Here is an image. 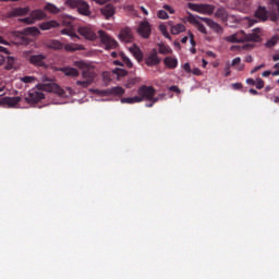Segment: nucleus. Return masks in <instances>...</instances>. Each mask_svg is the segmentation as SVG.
<instances>
[{"instance_id": "nucleus-35", "label": "nucleus", "mask_w": 279, "mask_h": 279, "mask_svg": "<svg viewBox=\"0 0 279 279\" xmlns=\"http://www.w3.org/2000/svg\"><path fill=\"white\" fill-rule=\"evenodd\" d=\"M158 52L161 53V56H167L169 53H173V50L169 46H165L162 44L158 45Z\"/></svg>"}, {"instance_id": "nucleus-34", "label": "nucleus", "mask_w": 279, "mask_h": 279, "mask_svg": "<svg viewBox=\"0 0 279 279\" xmlns=\"http://www.w3.org/2000/svg\"><path fill=\"white\" fill-rule=\"evenodd\" d=\"M26 36H40V31L36 26L27 27L24 29Z\"/></svg>"}, {"instance_id": "nucleus-25", "label": "nucleus", "mask_w": 279, "mask_h": 279, "mask_svg": "<svg viewBox=\"0 0 279 279\" xmlns=\"http://www.w3.org/2000/svg\"><path fill=\"white\" fill-rule=\"evenodd\" d=\"M60 24L56 21H49V22H44L40 24V29L46 32L47 29H53V27H59Z\"/></svg>"}, {"instance_id": "nucleus-10", "label": "nucleus", "mask_w": 279, "mask_h": 279, "mask_svg": "<svg viewBox=\"0 0 279 279\" xmlns=\"http://www.w3.org/2000/svg\"><path fill=\"white\" fill-rule=\"evenodd\" d=\"M23 101V98L20 96L15 97H3L0 99V106H3V108H19V104Z\"/></svg>"}, {"instance_id": "nucleus-57", "label": "nucleus", "mask_w": 279, "mask_h": 279, "mask_svg": "<svg viewBox=\"0 0 279 279\" xmlns=\"http://www.w3.org/2000/svg\"><path fill=\"white\" fill-rule=\"evenodd\" d=\"M169 90H172L173 93H180V88L175 85L170 86Z\"/></svg>"}, {"instance_id": "nucleus-15", "label": "nucleus", "mask_w": 279, "mask_h": 279, "mask_svg": "<svg viewBox=\"0 0 279 279\" xmlns=\"http://www.w3.org/2000/svg\"><path fill=\"white\" fill-rule=\"evenodd\" d=\"M76 10H77L78 14H82V16H90V14H92L90 4H88V2H86V0H81L78 2V7Z\"/></svg>"}, {"instance_id": "nucleus-20", "label": "nucleus", "mask_w": 279, "mask_h": 279, "mask_svg": "<svg viewBox=\"0 0 279 279\" xmlns=\"http://www.w3.org/2000/svg\"><path fill=\"white\" fill-rule=\"evenodd\" d=\"M29 12V7L24 8H15L10 12V16H27V13Z\"/></svg>"}, {"instance_id": "nucleus-56", "label": "nucleus", "mask_w": 279, "mask_h": 279, "mask_svg": "<svg viewBox=\"0 0 279 279\" xmlns=\"http://www.w3.org/2000/svg\"><path fill=\"white\" fill-rule=\"evenodd\" d=\"M193 75H202V71L199 70V68H195L192 70Z\"/></svg>"}, {"instance_id": "nucleus-59", "label": "nucleus", "mask_w": 279, "mask_h": 279, "mask_svg": "<svg viewBox=\"0 0 279 279\" xmlns=\"http://www.w3.org/2000/svg\"><path fill=\"white\" fill-rule=\"evenodd\" d=\"M271 75V71H264L263 73H262V76L263 77H269Z\"/></svg>"}, {"instance_id": "nucleus-23", "label": "nucleus", "mask_w": 279, "mask_h": 279, "mask_svg": "<svg viewBox=\"0 0 279 279\" xmlns=\"http://www.w3.org/2000/svg\"><path fill=\"white\" fill-rule=\"evenodd\" d=\"M65 51H84V46L80 44H65L63 45Z\"/></svg>"}, {"instance_id": "nucleus-47", "label": "nucleus", "mask_w": 279, "mask_h": 279, "mask_svg": "<svg viewBox=\"0 0 279 279\" xmlns=\"http://www.w3.org/2000/svg\"><path fill=\"white\" fill-rule=\"evenodd\" d=\"M244 23H247L248 27H252V25H255L256 20L250 19V17H244Z\"/></svg>"}, {"instance_id": "nucleus-16", "label": "nucleus", "mask_w": 279, "mask_h": 279, "mask_svg": "<svg viewBox=\"0 0 279 279\" xmlns=\"http://www.w3.org/2000/svg\"><path fill=\"white\" fill-rule=\"evenodd\" d=\"M56 71H61L62 73H64V75H66V77H78L80 76V71H77V69L71 68V66L59 68V69H56Z\"/></svg>"}, {"instance_id": "nucleus-6", "label": "nucleus", "mask_w": 279, "mask_h": 279, "mask_svg": "<svg viewBox=\"0 0 279 279\" xmlns=\"http://www.w3.org/2000/svg\"><path fill=\"white\" fill-rule=\"evenodd\" d=\"M47 14L43 12V10H34L29 13L27 17L20 19L21 23H24L25 25H34L36 21H43V19H46Z\"/></svg>"}, {"instance_id": "nucleus-33", "label": "nucleus", "mask_w": 279, "mask_h": 279, "mask_svg": "<svg viewBox=\"0 0 279 279\" xmlns=\"http://www.w3.org/2000/svg\"><path fill=\"white\" fill-rule=\"evenodd\" d=\"M199 21H202V19H194V21H193V23H194V25H195V27H196V29L198 31V32H201V34H208V29H206V26H204L203 24H202V22H199Z\"/></svg>"}, {"instance_id": "nucleus-27", "label": "nucleus", "mask_w": 279, "mask_h": 279, "mask_svg": "<svg viewBox=\"0 0 279 279\" xmlns=\"http://www.w3.org/2000/svg\"><path fill=\"white\" fill-rule=\"evenodd\" d=\"M170 32L173 35L182 34V32H186V26L184 24H175L171 26Z\"/></svg>"}, {"instance_id": "nucleus-12", "label": "nucleus", "mask_w": 279, "mask_h": 279, "mask_svg": "<svg viewBox=\"0 0 279 279\" xmlns=\"http://www.w3.org/2000/svg\"><path fill=\"white\" fill-rule=\"evenodd\" d=\"M100 13L105 16L106 21H110L117 14V7L109 3L100 9Z\"/></svg>"}, {"instance_id": "nucleus-61", "label": "nucleus", "mask_w": 279, "mask_h": 279, "mask_svg": "<svg viewBox=\"0 0 279 279\" xmlns=\"http://www.w3.org/2000/svg\"><path fill=\"white\" fill-rule=\"evenodd\" d=\"M0 45H10L3 37L0 36Z\"/></svg>"}, {"instance_id": "nucleus-19", "label": "nucleus", "mask_w": 279, "mask_h": 279, "mask_svg": "<svg viewBox=\"0 0 279 279\" xmlns=\"http://www.w3.org/2000/svg\"><path fill=\"white\" fill-rule=\"evenodd\" d=\"M112 58H121L122 62H124L125 66H128V69H132V66H134V63H132V60H130L128 58V56H125V53L123 52H112L111 53Z\"/></svg>"}, {"instance_id": "nucleus-11", "label": "nucleus", "mask_w": 279, "mask_h": 279, "mask_svg": "<svg viewBox=\"0 0 279 279\" xmlns=\"http://www.w3.org/2000/svg\"><path fill=\"white\" fill-rule=\"evenodd\" d=\"M77 32L85 40H97V34L90 26H81Z\"/></svg>"}, {"instance_id": "nucleus-3", "label": "nucleus", "mask_w": 279, "mask_h": 279, "mask_svg": "<svg viewBox=\"0 0 279 279\" xmlns=\"http://www.w3.org/2000/svg\"><path fill=\"white\" fill-rule=\"evenodd\" d=\"M227 43H260V35L251 33L248 35L245 32L240 31L233 35L225 37Z\"/></svg>"}, {"instance_id": "nucleus-55", "label": "nucleus", "mask_w": 279, "mask_h": 279, "mask_svg": "<svg viewBox=\"0 0 279 279\" xmlns=\"http://www.w3.org/2000/svg\"><path fill=\"white\" fill-rule=\"evenodd\" d=\"M246 84H248L250 86H256V81H254V78H247Z\"/></svg>"}, {"instance_id": "nucleus-51", "label": "nucleus", "mask_w": 279, "mask_h": 279, "mask_svg": "<svg viewBox=\"0 0 279 279\" xmlns=\"http://www.w3.org/2000/svg\"><path fill=\"white\" fill-rule=\"evenodd\" d=\"M260 69H265V64H260L255 66L252 71H251V75H254V73H256V71H260Z\"/></svg>"}, {"instance_id": "nucleus-42", "label": "nucleus", "mask_w": 279, "mask_h": 279, "mask_svg": "<svg viewBox=\"0 0 279 279\" xmlns=\"http://www.w3.org/2000/svg\"><path fill=\"white\" fill-rule=\"evenodd\" d=\"M157 16L158 19H160L161 21H167V19H169V13H167V11L165 10H159L157 12Z\"/></svg>"}, {"instance_id": "nucleus-40", "label": "nucleus", "mask_w": 279, "mask_h": 279, "mask_svg": "<svg viewBox=\"0 0 279 279\" xmlns=\"http://www.w3.org/2000/svg\"><path fill=\"white\" fill-rule=\"evenodd\" d=\"M159 32H161L165 38H168L169 40H171V35H169V32H167V26L165 24L159 25Z\"/></svg>"}, {"instance_id": "nucleus-44", "label": "nucleus", "mask_w": 279, "mask_h": 279, "mask_svg": "<svg viewBox=\"0 0 279 279\" xmlns=\"http://www.w3.org/2000/svg\"><path fill=\"white\" fill-rule=\"evenodd\" d=\"M21 82H23L24 84H32L34 82H36V77L34 76H23L20 78Z\"/></svg>"}, {"instance_id": "nucleus-18", "label": "nucleus", "mask_w": 279, "mask_h": 279, "mask_svg": "<svg viewBox=\"0 0 279 279\" xmlns=\"http://www.w3.org/2000/svg\"><path fill=\"white\" fill-rule=\"evenodd\" d=\"M119 39L122 43H132V40L134 39V37L132 36V31H130V28L122 29L119 34Z\"/></svg>"}, {"instance_id": "nucleus-22", "label": "nucleus", "mask_w": 279, "mask_h": 279, "mask_svg": "<svg viewBox=\"0 0 279 279\" xmlns=\"http://www.w3.org/2000/svg\"><path fill=\"white\" fill-rule=\"evenodd\" d=\"M46 47H48V49L60 50L63 49L64 45L58 39H51L46 43Z\"/></svg>"}, {"instance_id": "nucleus-62", "label": "nucleus", "mask_w": 279, "mask_h": 279, "mask_svg": "<svg viewBox=\"0 0 279 279\" xmlns=\"http://www.w3.org/2000/svg\"><path fill=\"white\" fill-rule=\"evenodd\" d=\"M254 61V59L252 58V56H247L246 58H245V62H253Z\"/></svg>"}, {"instance_id": "nucleus-7", "label": "nucleus", "mask_w": 279, "mask_h": 279, "mask_svg": "<svg viewBox=\"0 0 279 279\" xmlns=\"http://www.w3.org/2000/svg\"><path fill=\"white\" fill-rule=\"evenodd\" d=\"M98 36L100 39V43L105 46V49H117L118 43L112 38L110 35H108L105 31H98Z\"/></svg>"}, {"instance_id": "nucleus-53", "label": "nucleus", "mask_w": 279, "mask_h": 279, "mask_svg": "<svg viewBox=\"0 0 279 279\" xmlns=\"http://www.w3.org/2000/svg\"><path fill=\"white\" fill-rule=\"evenodd\" d=\"M95 3H97L98 5H105V3H108V1L110 0H93Z\"/></svg>"}, {"instance_id": "nucleus-63", "label": "nucleus", "mask_w": 279, "mask_h": 279, "mask_svg": "<svg viewBox=\"0 0 279 279\" xmlns=\"http://www.w3.org/2000/svg\"><path fill=\"white\" fill-rule=\"evenodd\" d=\"M274 62H278L279 60V53L272 56Z\"/></svg>"}, {"instance_id": "nucleus-31", "label": "nucleus", "mask_w": 279, "mask_h": 279, "mask_svg": "<svg viewBox=\"0 0 279 279\" xmlns=\"http://www.w3.org/2000/svg\"><path fill=\"white\" fill-rule=\"evenodd\" d=\"M230 66H234L235 71H243L245 69V65L241 63V58L236 57L231 61Z\"/></svg>"}, {"instance_id": "nucleus-45", "label": "nucleus", "mask_w": 279, "mask_h": 279, "mask_svg": "<svg viewBox=\"0 0 279 279\" xmlns=\"http://www.w3.org/2000/svg\"><path fill=\"white\" fill-rule=\"evenodd\" d=\"M255 86L258 90L265 88V82L263 81V78H256Z\"/></svg>"}, {"instance_id": "nucleus-46", "label": "nucleus", "mask_w": 279, "mask_h": 279, "mask_svg": "<svg viewBox=\"0 0 279 279\" xmlns=\"http://www.w3.org/2000/svg\"><path fill=\"white\" fill-rule=\"evenodd\" d=\"M5 82L4 81H0V97L2 96V95H5V90H7V88H5Z\"/></svg>"}, {"instance_id": "nucleus-41", "label": "nucleus", "mask_w": 279, "mask_h": 279, "mask_svg": "<svg viewBox=\"0 0 279 279\" xmlns=\"http://www.w3.org/2000/svg\"><path fill=\"white\" fill-rule=\"evenodd\" d=\"M14 62H16V60L14 59V57H8L5 69H8L9 71H10L11 69H14Z\"/></svg>"}, {"instance_id": "nucleus-28", "label": "nucleus", "mask_w": 279, "mask_h": 279, "mask_svg": "<svg viewBox=\"0 0 279 279\" xmlns=\"http://www.w3.org/2000/svg\"><path fill=\"white\" fill-rule=\"evenodd\" d=\"M45 10L50 12L51 14H60V12L64 11V8H58L53 3H47L45 7Z\"/></svg>"}, {"instance_id": "nucleus-30", "label": "nucleus", "mask_w": 279, "mask_h": 279, "mask_svg": "<svg viewBox=\"0 0 279 279\" xmlns=\"http://www.w3.org/2000/svg\"><path fill=\"white\" fill-rule=\"evenodd\" d=\"M228 15H229V13H228V11H226V9H218L215 12V17L220 19V21H222V23H226Z\"/></svg>"}, {"instance_id": "nucleus-29", "label": "nucleus", "mask_w": 279, "mask_h": 279, "mask_svg": "<svg viewBox=\"0 0 279 279\" xmlns=\"http://www.w3.org/2000/svg\"><path fill=\"white\" fill-rule=\"evenodd\" d=\"M255 16L259 21H267V9L259 7L255 12Z\"/></svg>"}, {"instance_id": "nucleus-26", "label": "nucleus", "mask_w": 279, "mask_h": 279, "mask_svg": "<svg viewBox=\"0 0 279 279\" xmlns=\"http://www.w3.org/2000/svg\"><path fill=\"white\" fill-rule=\"evenodd\" d=\"M109 90L110 95L113 97H122V95H125V89L121 86L111 87Z\"/></svg>"}, {"instance_id": "nucleus-4", "label": "nucleus", "mask_w": 279, "mask_h": 279, "mask_svg": "<svg viewBox=\"0 0 279 279\" xmlns=\"http://www.w3.org/2000/svg\"><path fill=\"white\" fill-rule=\"evenodd\" d=\"M73 65L76 66V69H80L82 71L83 80H86L90 84L95 82V77L97 76V74H95V72L93 71V65H90V63L83 60H78V61H74Z\"/></svg>"}, {"instance_id": "nucleus-24", "label": "nucleus", "mask_w": 279, "mask_h": 279, "mask_svg": "<svg viewBox=\"0 0 279 279\" xmlns=\"http://www.w3.org/2000/svg\"><path fill=\"white\" fill-rule=\"evenodd\" d=\"M225 23L229 27H234L236 23H241V19L236 17V15H232L229 13V15H227V20L225 21Z\"/></svg>"}, {"instance_id": "nucleus-52", "label": "nucleus", "mask_w": 279, "mask_h": 279, "mask_svg": "<svg viewBox=\"0 0 279 279\" xmlns=\"http://www.w3.org/2000/svg\"><path fill=\"white\" fill-rule=\"evenodd\" d=\"M183 69L186 73H192L191 63H184Z\"/></svg>"}, {"instance_id": "nucleus-50", "label": "nucleus", "mask_w": 279, "mask_h": 279, "mask_svg": "<svg viewBox=\"0 0 279 279\" xmlns=\"http://www.w3.org/2000/svg\"><path fill=\"white\" fill-rule=\"evenodd\" d=\"M230 66H232V65H230V63H226V66H225V77H229V75H230Z\"/></svg>"}, {"instance_id": "nucleus-39", "label": "nucleus", "mask_w": 279, "mask_h": 279, "mask_svg": "<svg viewBox=\"0 0 279 279\" xmlns=\"http://www.w3.org/2000/svg\"><path fill=\"white\" fill-rule=\"evenodd\" d=\"M61 34H63V36H70V38H80V36L77 34H75V32H73V29H62Z\"/></svg>"}, {"instance_id": "nucleus-21", "label": "nucleus", "mask_w": 279, "mask_h": 279, "mask_svg": "<svg viewBox=\"0 0 279 279\" xmlns=\"http://www.w3.org/2000/svg\"><path fill=\"white\" fill-rule=\"evenodd\" d=\"M163 64L167 66V69H178V58L166 57L163 59Z\"/></svg>"}, {"instance_id": "nucleus-58", "label": "nucleus", "mask_w": 279, "mask_h": 279, "mask_svg": "<svg viewBox=\"0 0 279 279\" xmlns=\"http://www.w3.org/2000/svg\"><path fill=\"white\" fill-rule=\"evenodd\" d=\"M232 88H234V90H239L242 88V85H241V83H234V84H232Z\"/></svg>"}, {"instance_id": "nucleus-5", "label": "nucleus", "mask_w": 279, "mask_h": 279, "mask_svg": "<svg viewBox=\"0 0 279 279\" xmlns=\"http://www.w3.org/2000/svg\"><path fill=\"white\" fill-rule=\"evenodd\" d=\"M187 8L193 12H197L198 14H206L210 16L215 12V5L213 4H197V3H187Z\"/></svg>"}, {"instance_id": "nucleus-9", "label": "nucleus", "mask_w": 279, "mask_h": 279, "mask_svg": "<svg viewBox=\"0 0 279 279\" xmlns=\"http://www.w3.org/2000/svg\"><path fill=\"white\" fill-rule=\"evenodd\" d=\"M137 34L142 38H149V36H151V24L149 23V21L144 20L140 22L137 26Z\"/></svg>"}, {"instance_id": "nucleus-38", "label": "nucleus", "mask_w": 279, "mask_h": 279, "mask_svg": "<svg viewBox=\"0 0 279 279\" xmlns=\"http://www.w3.org/2000/svg\"><path fill=\"white\" fill-rule=\"evenodd\" d=\"M112 73H114V75L119 77H125V75H128V71H125L124 69L121 68H116L112 70Z\"/></svg>"}, {"instance_id": "nucleus-49", "label": "nucleus", "mask_w": 279, "mask_h": 279, "mask_svg": "<svg viewBox=\"0 0 279 279\" xmlns=\"http://www.w3.org/2000/svg\"><path fill=\"white\" fill-rule=\"evenodd\" d=\"M277 43H278L277 38H271L270 40H268L266 43V47H274V46H276Z\"/></svg>"}, {"instance_id": "nucleus-37", "label": "nucleus", "mask_w": 279, "mask_h": 279, "mask_svg": "<svg viewBox=\"0 0 279 279\" xmlns=\"http://www.w3.org/2000/svg\"><path fill=\"white\" fill-rule=\"evenodd\" d=\"M81 0H65L64 5L70 10H77Z\"/></svg>"}, {"instance_id": "nucleus-1", "label": "nucleus", "mask_w": 279, "mask_h": 279, "mask_svg": "<svg viewBox=\"0 0 279 279\" xmlns=\"http://www.w3.org/2000/svg\"><path fill=\"white\" fill-rule=\"evenodd\" d=\"M40 90H45L46 93H54L56 95L62 98L72 97V95H75L71 87L62 88L53 82L44 83L38 84L36 88H33L26 93L24 97L26 104H29V106H34V104L43 101V99H45V94H43V92Z\"/></svg>"}, {"instance_id": "nucleus-13", "label": "nucleus", "mask_w": 279, "mask_h": 279, "mask_svg": "<svg viewBox=\"0 0 279 279\" xmlns=\"http://www.w3.org/2000/svg\"><path fill=\"white\" fill-rule=\"evenodd\" d=\"M201 21H204V23H206V25H208V27L210 29H213V32H215V34H223V26L220 25L219 23L208 19V17H199Z\"/></svg>"}, {"instance_id": "nucleus-60", "label": "nucleus", "mask_w": 279, "mask_h": 279, "mask_svg": "<svg viewBox=\"0 0 279 279\" xmlns=\"http://www.w3.org/2000/svg\"><path fill=\"white\" fill-rule=\"evenodd\" d=\"M142 12L145 14V16H149V11H147V9H145V7H140Z\"/></svg>"}, {"instance_id": "nucleus-48", "label": "nucleus", "mask_w": 279, "mask_h": 279, "mask_svg": "<svg viewBox=\"0 0 279 279\" xmlns=\"http://www.w3.org/2000/svg\"><path fill=\"white\" fill-rule=\"evenodd\" d=\"M163 10H165L166 12H169V14H175V10H173L172 7L169 5V4H165V5H163Z\"/></svg>"}, {"instance_id": "nucleus-8", "label": "nucleus", "mask_w": 279, "mask_h": 279, "mask_svg": "<svg viewBox=\"0 0 279 279\" xmlns=\"http://www.w3.org/2000/svg\"><path fill=\"white\" fill-rule=\"evenodd\" d=\"M29 62L35 66H44V69H49V66H51L49 59L45 54H33L29 57Z\"/></svg>"}, {"instance_id": "nucleus-32", "label": "nucleus", "mask_w": 279, "mask_h": 279, "mask_svg": "<svg viewBox=\"0 0 279 279\" xmlns=\"http://www.w3.org/2000/svg\"><path fill=\"white\" fill-rule=\"evenodd\" d=\"M121 104H141V98L138 97V95L133 96V97H126V98H121Z\"/></svg>"}, {"instance_id": "nucleus-2", "label": "nucleus", "mask_w": 279, "mask_h": 279, "mask_svg": "<svg viewBox=\"0 0 279 279\" xmlns=\"http://www.w3.org/2000/svg\"><path fill=\"white\" fill-rule=\"evenodd\" d=\"M156 89L153 86L142 85L137 89V97L141 101H150V104H146V108H151L154 104H158V101H162L165 99V94H159L156 96Z\"/></svg>"}, {"instance_id": "nucleus-54", "label": "nucleus", "mask_w": 279, "mask_h": 279, "mask_svg": "<svg viewBox=\"0 0 279 279\" xmlns=\"http://www.w3.org/2000/svg\"><path fill=\"white\" fill-rule=\"evenodd\" d=\"M190 43L192 47H195V39H193V33L189 32Z\"/></svg>"}, {"instance_id": "nucleus-36", "label": "nucleus", "mask_w": 279, "mask_h": 279, "mask_svg": "<svg viewBox=\"0 0 279 279\" xmlns=\"http://www.w3.org/2000/svg\"><path fill=\"white\" fill-rule=\"evenodd\" d=\"M92 93L98 95V97H110V88L108 89H90Z\"/></svg>"}, {"instance_id": "nucleus-17", "label": "nucleus", "mask_w": 279, "mask_h": 279, "mask_svg": "<svg viewBox=\"0 0 279 279\" xmlns=\"http://www.w3.org/2000/svg\"><path fill=\"white\" fill-rule=\"evenodd\" d=\"M128 50L130 51V53H132V56H134L137 62L143 61V51L141 50V48H138V46L133 44L131 47H128Z\"/></svg>"}, {"instance_id": "nucleus-43", "label": "nucleus", "mask_w": 279, "mask_h": 279, "mask_svg": "<svg viewBox=\"0 0 279 279\" xmlns=\"http://www.w3.org/2000/svg\"><path fill=\"white\" fill-rule=\"evenodd\" d=\"M89 81H86L85 78H83V81H76V86H81V88H88V86H90Z\"/></svg>"}, {"instance_id": "nucleus-64", "label": "nucleus", "mask_w": 279, "mask_h": 279, "mask_svg": "<svg viewBox=\"0 0 279 279\" xmlns=\"http://www.w3.org/2000/svg\"><path fill=\"white\" fill-rule=\"evenodd\" d=\"M251 95H258V92L256 89H250Z\"/></svg>"}, {"instance_id": "nucleus-14", "label": "nucleus", "mask_w": 279, "mask_h": 279, "mask_svg": "<svg viewBox=\"0 0 279 279\" xmlns=\"http://www.w3.org/2000/svg\"><path fill=\"white\" fill-rule=\"evenodd\" d=\"M145 63L147 66H156V64H160V58L158 57V51L153 49L149 56L145 59Z\"/></svg>"}]
</instances>
